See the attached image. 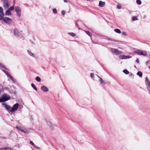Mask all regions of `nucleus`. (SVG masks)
Returning a JSON list of instances; mask_svg holds the SVG:
<instances>
[{
    "label": "nucleus",
    "mask_w": 150,
    "mask_h": 150,
    "mask_svg": "<svg viewBox=\"0 0 150 150\" xmlns=\"http://www.w3.org/2000/svg\"><path fill=\"white\" fill-rule=\"evenodd\" d=\"M10 150H11V149H10Z\"/></svg>",
    "instance_id": "53"
},
{
    "label": "nucleus",
    "mask_w": 150,
    "mask_h": 150,
    "mask_svg": "<svg viewBox=\"0 0 150 150\" xmlns=\"http://www.w3.org/2000/svg\"><path fill=\"white\" fill-rule=\"evenodd\" d=\"M16 128L17 129H18L19 130H20L22 132V131H23V129H24V128H23V127H21L16 126Z\"/></svg>",
    "instance_id": "14"
},
{
    "label": "nucleus",
    "mask_w": 150,
    "mask_h": 150,
    "mask_svg": "<svg viewBox=\"0 0 150 150\" xmlns=\"http://www.w3.org/2000/svg\"><path fill=\"white\" fill-rule=\"evenodd\" d=\"M131 57H132L131 56H129V55L126 56V59H129L130 58H131Z\"/></svg>",
    "instance_id": "35"
},
{
    "label": "nucleus",
    "mask_w": 150,
    "mask_h": 150,
    "mask_svg": "<svg viewBox=\"0 0 150 150\" xmlns=\"http://www.w3.org/2000/svg\"><path fill=\"white\" fill-rule=\"evenodd\" d=\"M9 9H8L6 11L5 13V15L6 16L9 15L10 16L11 15V13Z\"/></svg>",
    "instance_id": "12"
},
{
    "label": "nucleus",
    "mask_w": 150,
    "mask_h": 150,
    "mask_svg": "<svg viewBox=\"0 0 150 150\" xmlns=\"http://www.w3.org/2000/svg\"><path fill=\"white\" fill-rule=\"evenodd\" d=\"M9 78L11 79L13 82H16V79H13L11 76H9Z\"/></svg>",
    "instance_id": "23"
},
{
    "label": "nucleus",
    "mask_w": 150,
    "mask_h": 150,
    "mask_svg": "<svg viewBox=\"0 0 150 150\" xmlns=\"http://www.w3.org/2000/svg\"><path fill=\"white\" fill-rule=\"evenodd\" d=\"M133 75V74L132 73H131L130 74H129V76H132Z\"/></svg>",
    "instance_id": "45"
},
{
    "label": "nucleus",
    "mask_w": 150,
    "mask_h": 150,
    "mask_svg": "<svg viewBox=\"0 0 150 150\" xmlns=\"http://www.w3.org/2000/svg\"><path fill=\"white\" fill-rule=\"evenodd\" d=\"M75 25H76V26H77V27H79V25L77 23H76L75 24Z\"/></svg>",
    "instance_id": "43"
},
{
    "label": "nucleus",
    "mask_w": 150,
    "mask_h": 150,
    "mask_svg": "<svg viewBox=\"0 0 150 150\" xmlns=\"http://www.w3.org/2000/svg\"><path fill=\"white\" fill-rule=\"evenodd\" d=\"M0 66L3 67V68H4L5 69V66L3 65V64H0Z\"/></svg>",
    "instance_id": "37"
},
{
    "label": "nucleus",
    "mask_w": 150,
    "mask_h": 150,
    "mask_svg": "<svg viewBox=\"0 0 150 150\" xmlns=\"http://www.w3.org/2000/svg\"><path fill=\"white\" fill-rule=\"evenodd\" d=\"M3 6L6 9H7L9 7V4L8 0H3Z\"/></svg>",
    "instance_id": "7"
},
{
    "label": "nucleus",
    "mask_w": 150,
    "mask_h": 150,
    "mask_svg": "<svg viewBox=\"0 0 150 150\" xmlns=\"http://www.w3.org/2000/svg\"><path fill=\"white\" fill-rule=\"evenodd\" d=\"M117 7L118 9H120L121 8V6L119 5H117Z\"/></svg>",
    "instance_id": "34"
},
{
    "label": "nucleus",
    "mask_w": 150,
    "mask_h": 150,
    "mask_svg": "<svg viewBox=\"0 0 150 150\" xmlns=\"http://www.w3.org/2000/svg\"><path fill=\"white\" fill-rule=\"evenodd\" d=\"M126 55H121L120 56V58L121 59H126Z\"/></svg>",
    "instance_id": "15"
},
{
    "label": "nucleus",
    "mask_w": 150,
    "mask_h": 150,
    "mask_svg": "<svg viewBox=\"0 0 150 150\" xmlns=\"http://www.w3.org/2000/svg\"><path fill=\"white\" fill-rule=\"evenodd\" d=\"M86 33L89 36H91V34L88 31H86Z\"/></svg>",
    "instance_id": "32"
},
{
    "label": "nucleus",
    "mask_w": 150,
    "mask_h": 150,
    "mask_svg": "<svg viewBox=\"0 0 150 150\" xmlns=\"http://www.w3.org/2000/svg\"><path fill=\"white\" fill-rule=\"evenodd\" d=\"M53 13H57V10L56 8H54L53 9Z\"/></svg>",
    "instance_id": "33"
},
{
    "label": "nucleus",
    "mask_w": 150,
    "mask_h": 150,
    "mask_svg": "<svg viewBox=\"0 0 150 150\" xmlns=\"http://www.w3.org/2000/svg\"><path fill=\"white\" fill-rule=\"evenodd\" d=\"M105 4V2L102 1H100L99 2V6L100 7H103L104 6Z\"/></svg>",
    "instance_id": "10"
},
{
    "label": "nucleus",
    "mask_w": 150,
    "mask_h": 150,
    "mask_svg": "<svg viewBox=\"0 0 150 150\" xmlns=\"http://www.w3.org/2000/svg\"><path fill=\"white\" fill-rule=\"evenodd\" d=\"M32 44L33 43V42H32Z\"/></svg>",
    "instance_id": "50"
},
{
    "label": "nucleus",
    "mask_w": 150,
    "mask_h": 150,
    "mask_svg": "<svg viewBox=\"0 0 150 150\" xmlns=\"http://www.w3.org/2000/svg\"><path fill=\"white\" fill-rule=\"evenodd\" d=\"M6 75H7V76L9 78V76H11V75H10V74L8 73V72H6Z\"/></svg>",
    "instance_id": "38"
},
{
    "label": "nucleus",
    "mask_w": 150,
    "mask_h": 150,
    "mask_svg": "<svg viewBox=\"0 0 150 150\" xmlns=\"http://www.w3.org/2000/svg\"><path fill=\"white\" fill-rule=\"evenodd\" d=\"M64 0L65 2H67V1L66 0Z\"/></svg>",
    "instance_id": "46"
},
{
    "label": "nucleus",
    "mask_w": 150,
    "mask_h": 150,
    "mask_svg": "<svg viewBox=\"0 0 150 150\" xmlns=\"http://www.w3.org/2000/svg\"><path fill=\"white\" fill-rule=\"evenodd\" d=\"M3 105L4 106L7 110L9 112L12 113H13L16 111L17 110L19 105V104L17 103L14 104L12 108H11L10 105H7L6 103H3Z\"/></svg>",
    "instance_id": "1"
},
{
    "label": "nucleus",
    "mask_w": 150,
    "mask_h": 150,
    "mask_svg": "<svg viewBox=\"0 0 150 150\" xmlns=\"http://www.w3.org/2000/svg\"><path fill=\"white\" fill-rule=\"evenodd\" d=\"M2 88H0L1 90H0V91H1Z\"/></svg>",
    "instance_id": "48"
},
{
    "label": "nucleus",
    "mask_w": 150,
    "mask_h": 150,
    "mask_svg": "<svg viewBox=\"0 0 150 150\" xmlns=\"http://www.w3.org/2000/svg\"><path fill=\"white\" fill-rule=\"evenodd\" d=\"M136 3L139 5H140L142 4L141 1L140 0H137Z\"/></svg>",
    "instance_id": "24"
},
{
    "label": "nucleus",
    "mask_w": 150,
    "mask_h": 150,
    "mask_svg": "<svg viewBox=\"0 0 150 150\" xmlns=\"http://www.w3.org/2000/svg\"><path fill=\"white\" fill-rule=\"evenodd\" d=\"M123 72L126 74H127L129 73V71L126 69L124 70Z\"/></svg>",
    "instance_id": "22"
},
{
    "label": "nucleus",
    "mask_w": 150,
    "mask_h": 150,
    "mask_svg": "<svg viewBox=\"0 0 150 150\" xmlns=\"http://www.w3.org/2000/svg\"><path fill=\"white\" fill-rule=\"evenodd\" d=\"M5 101V100H4L2 96L0 98V102H3Z\"/></svg>",
    "instance_id": "26"
},
{
    "label": "nucleus",
    "mask_w": 150,
    "mask_h": 150,
    "mask_svg": "<svg viewBox=\"0 0 150 150\" xmlns=\"http://www.w3.org/2000/svg\"><path fill=\"white\" fill-rule=\"evenodd\" d=\"M96 75L97 76L98 78H99V79L100 78V77L97 74H96Z\"/></svg>",
    "instance_id": "44"
},
{
    "label": "nucleus",
    "mask_w": 150,
    "mask_h": 150,
    "mask_svg": "<svg viewBox=\"0 0 150 150\" xmlns=\"http://www.w3.org/2000/svg\"><path fill=\"white\" fill-rule=\"evenodd\" d=\"M3 71L5 72L6 74V72H7V71H5V70H3Z\"/></svg>",
    "instance_id": "47"
},
{
    "label": "nucleus",
    "mask_w": 150,
    "mask_h": 150,
    "mask_svg": "<svg viewBox=\"0 0 150 150\" xmlns=\"http://www.w3.org/2000/svg\"><path fill=\"white\" fill-rule=\"evenodd\" d=\"M149 58H150V55L149 56Z\"/></svg>",
    "instance_id": "52"
},
{
    "label": "nucleus",
    "mask_w": 150,
    "mask_h": 150,
    "mask_svg": "<svg viewBox=\"0 0 150 150\" xmlns=\"http://www.w3.org/2000/svg\"><path fill=\"white\" fill-rule=\"evenodd\" d=\"M112 53L116 55H119L122 53V52L115 48H112L111 50Z\"/></svg>",
    "instance_id": "4"
},
{
    "label": "nucleus",
    "mask_w": 150,
    "mask_h": 150,
    "mask_svg": "<svg viewBox=\"0 0 150 150\" xmlns=\"http://www.w3.org/2000/svg\"><path fill=\"white\" fill-rule=\"evenodd\" d=\"M137 74L140 77H142V73L141 71H139L137 72Z\"/></svg>",
    "instance_id": "17"
},
{
    "label": "nucleus",
    "mask_w": 150,
    "mask_h": 150,
    "mask_svg": "<svg viewBox=\"0 0 150 150\" xmlns=\"http://www.w3.org/2000/svg\"><path fill=\"white\" fill-rule=\"evenodd\" d=\"M34 147L35 148H36V149H39L40 148L38 146H36L35 145L34 146Z\"/></svg>",
    "instance_id": "40"
},
{
    "label": "nucleus",
    "mask_w": 150,
    "mask_h": 150,
    "mask_svg": "<svg viewBox=\"0 0 150 150\" xmlns=\"http://www.w3.org/2000/svg\"><path fill=\"white\" fill-rule=\"evenodd\" d=\"M41 88L43 91L45 92H47L48 91V88L45 86H41Z\"/></svg>",
    "instance_id": "9"
},
{
    "label": "nucleus",
    "mask_w": 150,
    "mask_h": 150,
    "mask_svg": "<svg viewBox=\"0 0 150 150\" xmlns=\"http://www.w3.org/2000/svg\"><path fill=\"white\" fill-rule=\"evenodd\" d=\"M13 31L14 35L15 36L19 37L20 38L23 37L22 34L19 32L16 29L14 30Z\"/></svg>",
    "instance_id": "6"
},
{
    "label": "nucleus",
    "mask_w": 150,
    "mask_h": 150,
    "mask_svg": "<svg viewBox=\"0 0 150 150\" xmlns=\"http://www.w3.org/2000/svg\"><path fill=\"white\" fill-rule=\"evenodd\" d=\"M149 69L150 70V66L149 67Z\"/></svg>",
    "instance_id": "49"
},
{
    "label": "nucleus",
    "mask_w": 150,
    "mask_h": 150,
    "mask_svg": "<svg viewBox=\"0 0 150 150\" xmlns=\"http://www.w3.org/2000/svg\"><path fill=\"white\" fill-rule=\"evenodd\" d=\"M65 13V11L63 10L62 11V15H64Z\"/></svg>",
    "instance_id": "39"
},
{
    "label": "nucleus",
    "mask_w": 150,
    "mask_h": 150,
    "mask_svg": "<svg viewBox=\"0 0 150 150\" xmlns=\"http://www.w3.org/2000/svg\"><path fill=\"white\" fill-rule=\"evenodd\" d=\"M136 62L138 63H139V60L138 59H137L136 60Z\"/></svg>",
    "instance_id": "41"
},
{
    "label": "nucleus",
    "mask_w": 150,
    "mask_h": 150,
    "mask_svg": "<svg viewBox=\"0 0 150 150\" xmlns=\"http://www.w3.org/2000/svg\"><path fill=\"white\" fill-rule=\"evenodd\" d=\"M68 34L73 37L76 35V34L73 33H68Z\"/></svg>",
    "instance_id": "21"
},
{
    "label": "nucleus",
    "mask_w": 150,
    "mask_h": 150,
    "mask_svg": "<svg viewBox=\"0 0 150 150\" xmlns=\"http://www.w3.org/2000/svg\"><path fill=\"white\" fill-rule=\"evenodd\" d=\"M122 33L124 35H127L126 33L125 32H122Z\"/></svg>",
    "instance_id": "42"
},
{
    "label": "nucleus",
    "mask_w": 150,
    "mask_h": 150,
    "mask_svg": "<svg viewBox=\"0 0 150 150\" xmlns=\"http://www.w3.org/2000/svg\"><path fill=\"white\" fill-rule=\"evenodd\" d=\"M114 31L115 32L119 34L120 33H121L120 30L118 29H115L114 30Z\"/></svg>",
    "instance_id": "20"
},
{
    "label": "nucleus",
    "mask_w": 150,
    "mask_h": 150,
    "mask_svg": "<svg viewBox=\"0 0 150 150\" xmlns=\"http://www.w3.org/2000/svg\"><path fill=\"white\" fill-rule=\"evenodd\" d=\"M90 76L91 78H93L94 77V74L93 73H92L91 74Z\"/></svg>",
    "instance_id": "36"
},
{
    "label": "nucleus",
    "mask_w": 150,
    "mask_h": 150,
    "mask_svg": "<svg viewBox=\"0 0 150 150\" xmlns=\"http://www.w3.org/2000/svg\"><path fill=\"white\" fill-rule=\"evenodd\" d=\"M35 80L38 82H40L41 81V79L38 76L36 77Z\"/></svg>",
    "instance_id": "25"
},
{
    "label": "nucleus",
    "mask_w": 150,
    "mask_h": 150,
    "mask_svg": "<svg viewBox=\"0 0 150 150\" xmlns=\"http://www.w3.org/2000/svg\"><path fill=\"white\" fill-rule=\"evenodd\" d=\"M4 13H0V20H3V19L4 17Z\"/></svg>",
    "instance_id": "13"
},
{
    "label": "nucleus",
    "mask_w": 150,
    "mask_h": 150,
    "mask_svg": "<svg viewBox=\"0 0 150 150\" xmlns=\"http://www.w3.org/2000/svg\"><path fill=\"white\" fill-rule=\"evenodd\" d=\"M134 67H135V68H136V66H134Z\"/></svg>",
    "instance_id": "51"
},
{
    "label": "nucleus",
    "mask_w": 150,
    "mask_h": 150,
    "mask_svg": "<svg viewBox=\"0 0 150 150\" xmlns=\"http://www.w3.org/2000/svg\"><path fill=\"white\" fill-rule=\"evenodd\" d=\"M0 13H4L3 9L1 6H0Z\"/></svg>",
    "instance_id": "31"
},
{
    "label": "nucleus",
    "mask_w": 150,
    "mask_h": 150,
    "mask_svg": "<svg viewBox=\"0 0 150 150\" xmlns=\"http://www.w3.org/2000/svg\"><path fill=\"white\" fill-rule=\"evenodd\" d=\"M31 86H32V87L36 91L37 90V89L36 86H35V85L33 84V83H32L31 84Z\"/></svg>",
    "instance_id": "19"
},
{
    "label": "nucleus",
    "mask_w": 150,
    "mask_h": 150,
    "mask_svg": "<svg viewBox=\"0 0 150 150\" xmlns=\"http://www.w3.org/2000/svg\"><path fill=\"white\" fill-rule=\"evenodd\" d=\"M3 21L5 23L8 24H10L12 23V20L9 18L5 17L3 19Z\"/></svg>",
    "instance_id": "5"
},
{
    "label": "nucleus",
    "mask_w": 150,
    "mask_h": 150,
    "mask_svg": "<svg viewBox=\"0 0 150 150\" xmlns=\"http://www.w3.org/2000/svg\"><path fill=\"white\" fill-rule=\"evenodd\" d=\"M99 81L100 82V83L102 84H105V81H103V79L101 77L100 78Z\"/></svg>",
    "instance_id": "16"
},
{
    "label": "nucleus",
    "mask_w": 150,
    "mask_h": 150,
    "mask_svg": "<svg viewBox=\"0 0 150 150\" xmlns=\"http://www.w3.org/2000/svg\"><path fill=\"white\" fill-rule=\"evenodd\" d=\"M132 20L133 21H134L136 20H137L138 19L136 16L133 17V18H132Z\"/></svg>",
    "instance_id": "28"
},
{
    "label": "nucleus",
    "mask_w": 150,
    "mask_h": 150,
    "mask_svg": "<svg viewBox=\"0 0 150 150\" xmlns=\"http://www.w3.org/2000/svg\"><path fill=\"white\" fill-rule=\"evenodd\" d=\"M9 9L10 11H12L14 9V7L13 6H10V8Z\"/></svg>",
    "instance_id": "29"
},
{
    "label": "nucleus",
    "mask_w": 150,
    "mask_h": 150,
    "mask_svg": "<svg viewBox=\"0 0 150 150\" xmlns=\"http://www.w3.org/2000/svg\"><path fill=\"white\" fill-rule=\"evenodd\" d=\"M15 11L17 13L16 15L18 17H20L21 15V8L18 6H16L15 8Z\"/></svg>",
    "instance_id": "3"
},
{
    "label": "nucleus",
    "mask_w": 150,
    "mask_h": 150,
    "mask_svg": "<svg viewBox=\"0 0 150 150\" xmlns=\"http://www.w3.org/2000/svg\"><path fill=\"white\" fill-rule=\"evenodd\" d=\"M106 39L108 40H111V41H115V40H114L113 39H112V38H109V37H107V38H106Z\"/></svg>",
    "instance_id": "27"
},
{
    "label": "nucleus",
    "mask_w": 150,
    "mask_h": 150,
    "mask_svg": "<svg viewBox=\"0 0 150 150\" xmlns=\"http://www.w3.org/2000/svg\"><path fill=\"white\" fill-rule=\"evenodd\" d=\"M3 98L5 101H7L10 99V97L9 96H7L6 94H4L2 96Z\"/></svg>",
    "instance_id": "8"
},
{
    "label": "nucleus",
    "mask_w": 150,
    "mask_h": 150,
    "mask_svg": "<svg viewBox=\"0 0 150 150\" xmlns=\"http://www.w3.org/2000/svg\"><path fill=\"white\" fill-rule=\"evenodd\" d=\"M22 132H23L24 133H25V134H28L30 133V131L29 130H27V129L24 128V129L23 130V131H22Z\"/></svg>",
    "instance_id": "11"
},
{
    "label": "nucleus",
    "mask_w": 150,
    "mask_h": 150,
    "mask_svg": "<svg viewBox=\"0 0 150 150\" xmlns=\"http://www.w3.org/2000/svg\"><path fill=\"white\" fill-rule=\"evenodd\" d=\"M134 52L138 55H143L146 56L147 55V53L143 51H141L139 50H137V51H135Z\"/></svg>",
    "instance_id": "2"
},
{
    "label": "nucleus",
    "mask_w": 150,
    "mask_h": 150,
    "mask_svg": "<svg viewBox=\"0 0 150 150\" xmlns=\"http://www.w3.org/2000/svg\"><path fill=\"white\" fill-rule=\"evenodd\" d=\"M28 54H29V55H30V56H31L33 57H34L35 56L34 55V54L33 53L31 52H30V51H29L28 50Z\"/></svg>",
    "instance_id": "18"
},
{
    "label": "nucleus",
    "mask_w": 150,
    "mask_h": 150,
    "mask_svg": "<svg viewBox=\"0 0 150 150\" xmlns=\"http://www.w3.org/2000/svg\"><path fill=\"white\" fill-rule=\"evenodd\" d=\"M30 144L31 145H32L33 147L35 146V144H34V143H33V142L31 141H30Z\"/></svg>",
    "instance_id": "30"
}]
</instances>
